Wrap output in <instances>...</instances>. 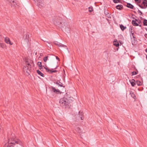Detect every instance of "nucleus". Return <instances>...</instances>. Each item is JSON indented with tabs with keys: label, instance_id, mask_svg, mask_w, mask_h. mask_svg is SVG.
I'll list each match as a JSON object with an SVG mask.
<instances>
[{
	"label": "nucleus",
	"instance_id": "obj_1",
	"mask_svg": "<svg viewBox=\"0 0 147 147\" xmlns=\"http://www.w3.org/2000/svg\"><path fill=\"white\" fill-rule=\"evenodd\" d=\"M69 94V93H66L64 97L60 99L59 102L62 107L64 108H69L71 106L72 100L71 99V96Z\"/></svg>",
	"mask_w": 147,
	"mask_h": 147
},
{
	"label": "nucleus",
	"instance_id": "obj_2",
	"mask_svg": "<svg viewBox=\"0 0 147 147\" xmlns=\"http://www.w3.org/2000/svg\"><path fill=\"white\" fill-rule=\"evenodd\" d=\"M62 18H56L55 19L54 24L58 26L59 27L61 28L62 30L65 32H68L70 31V29L67 23L62 22H61Z\"/></svg>",
	"mask_w": 147,
	"mask_h": 147
},
{
	"label": "nucleus",
	"instance_id": "obj_3",
	"mask_svg": "<svg viewBox=\"0 0 147 147\" xmlns=\"http://www.w3.org/2000/svg\"><path fill=\"white\" fill-rule=\"evenodd\" d=\"M12 137V134H11L10 138L9 139L8 142L4 145V147H11L17 144L22 145V142L20 140L16 138L15 137Z\"/></svg>",
	"mask_w": 147,
	"mask_h": 147
},
{
	"label": "nucleus",
	"instance_id": "obj_4",
	"mask_svg": "<svg viewBox=\"0 0 147 147\" xmlns=\"http://www.w3.org/2000/svg\"><path fill=\"white\" fill-rule=\"evenodd\" d=\"M29 38V35H28L27 34H24V41L25 42V44H28L29 42L28 38Z\"/></svg>",
	"mask_w": 147,
	"mask_h": 147
},
{
	"label": "nucleus",
	"instance_id": "obj_5",
	"mask_svg": "<svg viewBox=\"0 0 147 147\" xmlns=\"http://www.w3.org/2000/svg\"><path fill=\"white\" fill-rule=\"evenodd\" d=\"M5 41L6 43L7 44H9L11 45L13 44V43L11 42L10 41V39L8 37H6L5 38Z\"/></svg>",
	"mask_w": 147,
	"mask_h": 147
},
{
	"label": "nucleus",
	"instance_id": "obj_6",
	"mask_svg": "<svg viewBox=\"0 0 147 147\" xmlns=\"http://www.w3.org/2000/svg\"><path fill=\"white\" fill-rule=\"evenodd\" d=\"M126 6L127 7L129 8L134 10L135 9V8L134 7V5L131 4V3H127Z\"/></svg>",
	"mask_w": 147,
	"mask_h": 147
},
{
	"label": "nucleus",
	"instance_id": "obj_7",
	"mask_svg": "<svg viewBox=\"0 0 147 147\" xmlns=\"http://www.w3.org/2000/svg\"><path fill=\"white\" fill-rule=\"evenodd\" d=\"M129 82L131 84V85L132 86L134 87L136 84V81L134 79H133L131 80H129Z\"/></svg>",
	"mask_w": 147,
	"mask_h": 147
},
{
	"label": "nucleus",
	"instance_id": "obj_8",
	"mask_svg": "<svg viewBox=\"0 0 147 147\" xmlns=\"http://www.w3.org/2000/svg\"><path fill=\"white\" fill-rule=\"evenodd\" d=\"M54 43L55 44L57 45L59 47H67L66 46H65L64 45H62L61 43H59L57 42H54Z\"/></svg>",
	"mask_w": 147,
	"mask_h": 147
},
{
	"label": "nucleus",
	"instance_id": "obj_9",
	"mask_svg": "<svg viewBox=\"0 0 147 147\" xmlns=\"http://www.w3.org/2000/svg\"><path fill=\"white\" fill-rule=\"evenodd\" d=\"M46 71L47 72H49L50 74H52L53 73L56 72L57 71V70H50L48 68H47L46 69Z\"/></svg>",
	"mask_w": 147,
	"mask_h": 147
},
{
	"label": "nucleus",
	"instance_id": "obj_10",
	"mask_svg": "<svg viewBox=\"0 0 147 147\" xmlns=\"http://www.w3.org/2000/svg\"><path fill=\"white\" fill-rule=\"evenodd\" d=\"M83 114H84L83 113L82 111H79V115L80 117L81 118V120H83L84 118Z\"/></svg>",
	"mask_w": 147,
	"mask_h": 147
},
{
	"label": "nucleus",
	"instance_id": "obj_11",
	"mask_svg": "<svg viewBox=\"0 0 147 147\" xmlns=\"http://www.w3.org/2000/svg\"><path fill=\"white\" fill-rule=\"evenodd\" d=\"M55 83L59 86L63 87L64 88L65 87V86H64L63 84L59 80H57Z\"/></svg>",
	"mask_w": 147,
	"mask_h": 147
},
{
	"label": "nucleus",
	"instance_id": "obj_12",
	"mask_svg": "<svg viewBox=\"0 0 147 147\" xmlns=\"http://www.w3.org/2000/svg\"><path fill=\"white\" fill-rule=\"evenodd\" d=\"M43 1L42 0H36V4L40 6V5H42L41 4H43Z\"/></svg>",
	"mask_w": 147,
	"mask_h": 147
},
{
	"label": "nucleus",
	"instance_id": "obj_13",
	"mask_svg": "<svg viewBox=\"0 0 147 147\" xmlns=\"http://www.w3.org/2000/svg\"><path fill=\"white\" fill-rule=\"evenodd\" d=\"M116 8L118 9L121 10L123 9V6L121 5H119L116 7Z\"/></svg>",
	"mask_w": 147,
	"mask_h": 147
},
{
	"label": "nucleus",
	"instance_id": "obj_14",
	"mask_svg": "<svg viewBox=\"0 0 147 147\" xmlns=\"http://www.w3.org/2000/svg\"><path fill=\"white\" fill-rule=\"evenodd\" d=\"M51 88L52 89V91L55 93H57V92H60V91L56 89L55 87H51Z\"/></svg>",
	"mask_w": 147,
	"mask_h": 147
},
{
	"label": "nucleus",
	"instance_id": "obj_15",
	"mask_svg": "<svg viewBox=\"0 0 147 147\" xmlns=\"http://www.w3.org/2000/svg\"><path fill=\"white\" fill-rule=\"evenodd\" d=\"M36 72L38 74L40 75L42 77H44V74L39 70H36Z\"/></svg>",
	"mask_w": 147,
	"mask_h": 147
},
{
	"label": "nucleus",
	"instance_id": "obj_16",
	"mask_svg": "<svg viewBox=\"0 0 147 147\" xmlns=\"http://www.w3.org/2000/svg\"><path fill=\"white\" fill-rule=\"evenodd\" d=\"M119 26L121 30L123 31L126 28V27L124 26L123 24H120Z\"/></svg>",
	"mask_w": 147,
	"mask_h": 147
},
{
	"label": "nucleus",
	"instance_id": "obj_17",
	"mask_svg": "<svg viewBox=\"0 0 147 147\" xmlns=\"http://www.w3.org/2000/svg\"><path fill=\"white\" fill-rule=\"evenodd\" d=\"M132 24L134 26H139V24L136 22V21L133 20L132 21Z\"/></svg>",
	"mask_w": 147,
	"mask_h": 147
},
{
	"label": "nucleus",
	"instance_id": "obj_18",
	"mask_svg": "<svg viewBox=\"0 0 147 147\" xmlns=\"http://www.w3.org/2000/svg\"><path fill=\"white\" fill-rule=\"evenodd\" d=\"M113 45H114L115 46L117 47H119V43L117 41V40L116 41H114L113 42Z\"/></svg>",
	"mask_w": 147,
	"mask_h": 147
},
{
	"label": "nucleus",
	"instance_id": "obj_19",
	"mask_svg": "<svg viewBox=\"0 0 147 147\" xmlns=\"http://www.w3.org/2000/svg\"><path fill=\"white\" fill-rule=\"evenodd\" d=\"M130 94L131 96L134 99H135L136 98V97L135 95V94H134V93L132 92H130Z\"/></svg>",
	"mask_w": 147,
	"mask_h": 147
},
{
	"label": "nucleus",
	"instance_id": "obj_20",
	"mask_svg": "<svg viewBox=\"0 0 147 147\" xmlns=\"http://www.w3.org/2000/svg\"><path fill=\"white\" fill-rule=\"evenodd\" d=\"M142 3L144 6H146L147 7V0H143Z\"/></svg>",
	"mask_w": 147,
	"mask_h": 147
},
{
	"label": "nucleus",
	"instance_id": "obj_21",
	"mask_svg": "<svg viewBox=\"0 0 147 147\" xmlns=\"http://www.w3.org/2000/svg\"><path fill=\"white\" fill-rule=\"evenodd\" d=\"M0 47L3 49L5 48L6 47L5 44L3 43H0Z\"/></svg>",
	"mask_w": 147,
	"mask_h": 147
},
{
	"label": "nucleus",
	"instance_id": "obj_22",
	"mask_svg": "<svg viewBox=\"0 0 147 147\" xmlns=\"http://www.w3.org/2000/svg\"><path fill=\"white\" fill-rule=\"evenodd\" d=\"M136 84L138 86H141L142 84V82L140 81L136 80Z\"/></svg>",
	"mask_w": 147,
	"mask_h": 147
},
{
	"label": "nucleus",
	"instance_id": "obj_23",
	"mask_svg": "<svg viewBox=\"0 0 147 147\" xmlns=\"http://www.w3.org/2000/svg\"><path fill=\"white\" fill-rule=\"evenodd\" d=\"M30 69L29 68V67H28V68H26L27 70H26V72L28 74V75H30Z\"/></svg>",
	"mask_w": 147,
	"mask_h": 147
},
{
	"label": "nucleus",
	"instance_id": "obj_24",
	"mask_svg": "<svg viewBox=\"0 0 147 147\" xmlns=\"http://www.w3.org/2000/svg\"><path fill=\"white\" fill-rule=\"evenodd\" d=\"M133 29V27L132 26H130L129 27V31L131 34V33H132L133 32L132 30Z\"/></svg>",
	"mask_w": 147,
	"mask_h": 147
},
{
	"label": "nucleus",
	"instance_id": "obj_25",
	"mask_svg": "<svg viewBox=\"0 0 147 147\" xmlns=\"http://www.w3.org/2000/svg\"><path fill=\"white\" fill-rule=\"evenodd\" d=\"M143 25L144 26H147V20L144 19L143 22Z\"/></svg>",
	"mask_w": 147,
	"mask_h": 147
},
{
	"label": "nucleus",
	"instance_id": "obj_26",
	"mask_svg": "<svg viewBox=\"0 0 147 147\" xmlns=\"http://www.w3.org/2000/svg\"><path fill=\"white\" fill-rule=\"evenodd\" d=\"M7 1V3H14V1L13 0H6Z\"/></svg>",
	"mask_w": 147,
	"mask_h": 147
},
{
	"label": "nucleus",
	"instance_id": "obj_27",
	"mask_svg": "<svg viewBox=\"0 0 147 147\" xmlns=\"http://www.w3.org/2000/svg\"><path fill=\"white\" fill-rule=\"evenodd\" d=\"M26 65V66H25V68H28V67H28V66H29L30 67H29V68H31V65L29 63H28Z\"/></svg>",
	"mask_w": 147,
	"mask_h": 147
},
{
	"label": "nucleus",
	"instance_id": "obj_28",
	"mask_svg": "<svg viewBox=\"0 0 147 147\" xmlns=\"http://www.w3.org/2000/svg\"><path fill=\"white\" fill-rule=\"evenodd\" d=\"M137 72L136 71H133L132 72V76H133L134 75H136L138 72V71L137 70Z\"/></svg>",
	"mask_w": 147,
	"mask_h": 147
},
{
	"label": "nucleus",
	"instance_id": "obj_29",
	"mask_svg": "<svg viewBox=\"0 0 147 147\" xmlns=\"http://www.w3.org/2000/svg\"><path fill=\"white\" fill-rule=\"evenodd\" d=\"M76 131L79 133H80L81 132V129L79 127H77L76 128Z\"/></svg>",
	"mask_w": 147,
	"mask_h": 147
},
{
	"label": "nucleus",
	"instance_id": "obj_30",
	"mask_svg": "<svg viewBox=\"0 0 147 147\" xmlns=\"http://www.w3.org/2000/svg\"><path fill=\"white\" fill-rule=\"evenodd\" d=\"M113 1L114 3H116L120 2V0H113Z\"/></svg>",
	"mask_w": 147,
	"mask_h": 147
},
{
	"label": "nucleus",
	"instance_id": "obj_31",
	"mask_svg": "<svg viewBox=\"0 0 147 147\" xmlns=\"http://www.w3.org/2000/svg\"><path fill=\"white\" fill-rule=\"evenodd\" d=\"M106 16L107 17L109 18H111L112 17V15L111 14H110L109 13Z\"/></svg>",
	"mask_w": 147,
	"mask_h": 147
},
{
	"label": "nucleus",
	"instance_id": "obj_32",
	"mask_svg": "<svg viewBox=\"0 0 147 147\" xmlns=\"http://www.w3.org/2000/svg\"><path fill=\"white\" fill-rule=\"evenodd\" d=\"M104 13L105 16L107 15V14L109 13L108 11L107 10L105 9L104 10Z\"/></svg>",
	"mask_w": 147,
	"mask_h": 147
},
{
	"label": "nucleus",
	"instance_id": "obj_33",
	"mask_svg": "<svg viewBox=\"0 0 147 147\" xmlns=\"http://www.w3.org/2000/svg\"><path fill=\"white\" fill-rule=\"evenodd\" d=\"M48 56H46L44 57L43 58V60L45 62H46L47 59L48 58Z\"/></svg>",
	"mask_w": 147,
	"mask_h": 147
},
{
	"label": "nucleus",
	"instance_id": "obj_34",
	"mask_svg": "<svg viewBox=\"0 0 147 147\" xmlns=\"http://www.w3.org/2000/svg\"><path fill=\"white\" fill-rule=\"evenodd\" d=\"M37 65H38V66H39H39H41L42 65V63L41 62H38L37 63Z\"/></svg>",
	"mask_w": 147,
	"mask_h": 147
},
{
	"label": "nucleus",
	"instance_id": "obj_35",
	"mask_svg": "<svg viewBox=\"0 0 147 147\" xmlns=\"http://www.w3.org/2000/svg\"><path fill=\"white\" fill-rule=\"evenodd\" d=\"M93 11V8H91L90 7H89V11L90 12H91L92 11Z\"/></svg>",
	"mask_w": 147,
	"mask_h": 147
},
{
	"label": "nucleus",
	"instance_id": "obj_36",
	"mask_svg": "<svg viewBox=\"0 0 147 147\" xmlns=\"http://www.w3.org/2000/svg\"><path fill=\"white\" fill-rule=\"evenodd\" d=\"M138 13L140 14V15H142V13L140 11L138 10Z\"/></svg>",
	"mask_w": 147,
	"mask_h": 147
},
{
	"label": "nucleus",
	"instance_id": "obj_37",
	"mask_svg": "<svg viewBox=\"0 0 147 147\" xmlns=\"http://www.w3.org/2000/svg\"><path fill=\"white\" fill-rule=\"evenodd\" d=\"M131 33L132 35L133 36V37L134 38H136L135 37V35L134 33L133 32L132 33Z\"/></svg>",
	"mask_w": 147,
	"mask_h": 147
},
{
	"label": "nucleus",
	"instance_id": "obj_38",
	"mask_svg": "<svg viewBox=\"0 0 147 147\" xmlns=\"http://www.w3.org/2000/svg\"><path fill=\"white\" fill-rule=\"evenodd\" d=\"M139 6L142 9H145L146 8V7H144L142 5L141 6L139 5Z\"/></svg>",
	"mask_w": 147,
	"mask_h": 147
},
{
	"label": "nucleus",
	"instance_id": "obj_39",
	"mask_svg": "<svg viewBox=\"0 0 147 147\" xmlns=\"http://www.w3.org/2000/svg\"><path fill=\"white\" fill-rule=\"evenodd\" d=\"M39 69H40V70H41L43 66L42 65L41 66H39Z\"/></svg>",
	"mask_w": 147,
	"mask_h": 147
},
{
	"label": "nucleus",
	"instance_id": "obj_40",
	"mask_svg": "<svg viewBox=\"0 0 147 147\" xmlns=\"http://www.w3.org/2000/svg\"><path fill=\"white\" fill-rule=\"evenodd\" d=\"M141 2V0H139L138 1H137L138 3H140Z\"/></svg>",
	"mask_w": 147,
	"mask_h": 147
},
{
	"label": "nucleus",
	"instance_id": "obj_41",
	"mask_svg": "<svg viewBox=\"0 0 147 147\" xmlns=\"http://www.w3.org/2000/svg\"><path fill=\"white\" fill-rule=\"evenodd\" d=\"M56 59H57L59 60V57H58L56 56Z\"/></svg>",
	"mask_w": 147,
	"mask_h": 147
},
{
	"label": "nucleus",
	"instance_id": "obj_42",
	"mask_svg": "<svg viewBox=\"0 0 147 147\" xmlns=\"http://www.w3.org/2000/svg\"><path fill=\"white\" fill-rule=\"evenodd\" d=\"M43 67H44L46 69L47 68H48L46 66V67H45L44 66H43Z\"/></svg>",
	"mask_w": 147,
	"mask_h": 147
},
{
	"label": "nucleus",
	"instance_id": "obj_43",
	"mask_svg": "<svg viewBox=\"0 0 147 147\" xmlns=\"http://www.w3.org/2000/svg\"><path fill=\"white\" fill-rule=\"evenodd\" d=\"M145 37L147 38V37L146 36H147V34H145Z\"/></svg>",
	"mask_w": 147,
	"mask_h": 147
},
{
	"label": "nucleus",
	"instance_id": "obj_44",
	"mask_svg": "<svg viewBox=\"0 0 147 147\" xmlns=\"http://www.w3.org/2000/svg\"><path fill=\"white\" fill-rule=\"evenodd\" d=\"M137 5L139 6V5L141 6L142 5L140 4V3H137Z\"/></svg>",
	"mask_w": 147,
	"mask_h": 147
},
{
	"label": "nucleus",
	"instance_id": "obj_45",
	"mask_svg": "<svg viewBox=\"0 0 147 147\" xmlns=\"http://www.w3.org/2000/svg\"><path fill=\"white\" fill-rule=\"evenodd\" d=\"M145 51L147 53V48L145 50Z\"/></svg>",
	"mask_w": 147,
	"mask_h": 147
},
{
	"label": "nucleus",
	"instance_id": "obj_46",
	"mask_svg": "<svg viewBox=\"0 0 147 147\" xmlns=\"http://www.w3.org/2000/svg\"><path fill=\"white\" fill-rule=\"evenodd\" d=\"M57 66H56V67H55L54 68V69H56L57 68Z\"/></svg>",
	"mask_w": 147,
	"mask_h": 147
},
{
	"label": "nucleus",
	"instance_id": "obj_47",
	"mask_svg": "<svg viewBox=\"0 0 147 147\" xmlns=\"http://www.w3.org/2000/svg\"><path fill=\"white\" fill-rule=\"evenodd\" d=\"M135 21H136H136H138V20L136 19Z\"/></svg>",
	"mask_w": 147,
	"mask_h": 147
},
{
	"label": "nucleus",
	"instance_id": "obj_48",
	"mask_svg": "<svg viewBox=\"0 0 147 147\" xmlns=\"http://www.w3.org/2000/svg\"><path fill=\"white\" fill-rule=\"evenodd\" d=\"M34 1H35V3H36V0H33Z\"/></svg>",
	"mask_w": 147,
	"mask_h": 147
},
{
	"label": "nucleus",
	"instance_id": "obj_49",
	"mask_svg": "<svg viewBox=\"0 0 147 147\" xmlns=\"http://www.w3.org/2000/svg\"><path fill=\"white\" fill-rule=\"evenodd\" d=\"M106 19L107 20V21H109V20H108V19L107 18H106Z\"/></svg>",
	"mask_w": 147,
	"mask_h": 147
},
{
	"label": "nucleus",
	"instance_id": "obj_50",
	"mask_svg": "<svg viewBox=\"0 0 147 147\" xmlns=\"http://www.w3.org/2000/svg\"><path fill=\"white\" fill-rule=\"evenodd\" d=\"M134 13H136V11H134Z\"/></svg>",
	"mask_w": 147,
	"mask_h": 147
},
{
	"label": "nucleus",
	"instance_id": "obj_51",
	"mask_svg": "<svg viewBox=\"0 0 147 147\" xmlns=\"http://www.w3.org/2000/svg\"><path fill=\"white\" fill-rule=\"evenodd\" d=\"M26 62H28V61H26Z\"/></svg>",
	"mask_w": 147,
	"mask_h": 147
},
{
	"label": "nucleus",
	"instance_id": "obj_52",
	"mask_svg": "<svg viewBox=\"0 0 147 147\" xmlns=\"http://www.w3.org/2000/svg\"><path fill=\"white\" fill-rule=\"evenodd\" d=\"M140 26H141V25H140Z\"/></svg>",
	"mask_w": 147,
	"mask_h": 147
}]
</instances>
